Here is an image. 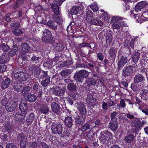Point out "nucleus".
<instances>
[{
    "label": "nucleus",
    "instance_id": "72a5a7b5",
    "mask_svg": "<svg viewBox=\"0 0 148 148\" xmlns=\"http://www.w3.org/2000/svg\"><path fill=\"white\" fill-rule=\"evenodd\" d=\"M67 88L70 92L74 91L77 90V87L75 84L71 83L68 84Z\"/></svg>",
    "mask_w": 148,
    "mask_h": 148
},
{
    "label": "nucleus",
    "instance_id": "412c9836",
    "mask_svg": "<svg viewBox=\"0 0 148 148\" xmlns=\"http://www.w3.org/2000/svg\"><path fill=\"white\" fill-rule=\"evenodd\" d=\"M146 2L145 1H142L138 3L135 5V10L137 12L140 10L145 5Z\"/></svg>",
    "mask_w": 148,
    "mask_h": 148
},
{
    "label": "nucleus",
    "instance_id": "1a4fd4ad",
    "mask_svg": "<svg viewBox=\"0 0 148 148\" xmlns=\"http://www.w3.org/2000/svg\"><path fill=\"white\" fill-rule=\"evenodd\" d=\"M138 17V19H136L137 21L138 22L141 23L143 21H148V11H145L143 12L142 14L140 15V17L139 15H136V17Z\"/></svg>",
    "mask_w": 148,
    "mask_h": 148
},
{
    "label": "nucleus",
    "instance_id": "a878e982",
    "mask_svg": "<svg viewBox=\"0 0 148 148\" xmlns=\"http://www.w3.org/2000/svg\"><path fill=\"white\" fill-rule=\"evenodd\" d=\"M10 79L8 78L3 79L1 84V88L3 89L8 88L10 85Z\"/></svg>",
    "mask_w": 148,
    "mask_h": 148
},
{
    "label": "nucleus",
    "instance_id": "cd10ccee",
    "mask_svg": "<svg viewBox=\"0 0 148 148\" xmlns=\"http://www.w3.org/2000/svg\"><path fill=\"white\" fill-rule=\"evenodd\" d=\"M97 79L93 77L88 78L86 81L88 86H90L95 85L97 83Z\"/></svg>",
    "mask_w": 148,
    "mask_h": 148
},
{
    "label": "nucleus",
    "instance_id": "0eeeda50",
    "mask_svg": "<svg viewBox=\"0 0 148 148\" xmlns=\"http://www.w3.org/2000/svg\"><path fill=\"white\" fill-rule=\"evenodd\" d=\"M30 47L28 44L26 43H23L18 49L19 53L21 56H24L30 51Z\"/></svg>",
    "mask_w": 148,
    "mask_h": 148
},
{
    "label": "nucleus",
    "instance_id": "4468645a",
    "mask_svg": "<svg viewBox=\"0 0 148 148\" xmlns=\"http://www.w3.org/2000/svg\"><path fill=\"white\" fill-rule=\"evenodd\" d=\"M136 136L133 134H129L125 137L124 140L127 143H130L134 141Z\"/></svg>",
    "mask_w": 148,
    "mask_h": 148
},
{
    "label": "nucleus",
    "instance_id": "ea45409f",
    "mask_svg": "<svg viewBox=\"0 0 148 148\" xmlns=\"http://www.w3.org/2000/svg\"><path fill=\"white\" fill-rule=\"evenodd\" d=\"M21 20H18L17 22L11 23L10 26L12 29H15L19 27L21 25Z\"/></svg>",
    "mask_w": 148,
    "mask_h": 148
},
{
    "label": "nucleus",
    "instance_id": "774afa93",
    "mask_svg": "<svg viewBox=\"0 0 148 148\" xmlns=\"http://www.w3.org/2000/svg\"><path fill=\"white\" fill-rule=\"evenodd\" d=\"M47 72L42 71L41 72V76L43 78H50V76L48 75Z\"/></svg>",
    "mask_w": 148,
    "mask_h": 148
},
{
    "label": "nucleus",
    "instance_id": "5701e85b",
    "mask_svg": "<svg viewBox=\"0 0 148 148\" xmlns=\"http://www.w3.org/2000/svg\"><path fill=\"white\" fill-rule=\"evenodd\" d=\"M109 127L113 131H116L118 127V123L117 121H110L108 125Z\"/></svg>",
    "mask_w": 148,
    "mask_h": 148
},
{
    "label": "nucleus",
    "instance_id": "58836bf2",
    "mask_svg": "<svg viewBox=\"0 0 148 148\" xmlns=\"http://www.w3.org/2000/svg\"><path fill=\"white\" fill-rule=\"evenodd\" d=\"M64 90L63 89H59V90H53V93L54 95L57 96H62L64 93Z\"/></svg>",
    "mask_w": 148,
    "mask_h": 148
},
{
    "label": "nucleus",
    "instance_id": "5fc2aeb1",
    "mask_svg": "<svg viewBox=\"0 0 148 148\" xmlns=\"http://www.w3.org/2000/svg\"><path fill=\"white\" fill-rule=\"evenodd\" d=\"M10 102L9 101L7 98H4L1 101V104L3 106H6Z\"/></svg>",
    "mask_w": 148,
    "mask_h": 148
},
{
    "label": "nucleus",
    "instance_id": "c85d7f7f",
    "mask_svg": "<svg viewBox=\"0 0 148 148\" xmlns=\"http://www.w3.org/2000/svg\"><path fill=\"white\" fill-rule=\"evenodd\" d=\"M12 87L14 90L17 92H21L23 88V86L18 82H14Z\"/></svg>",
    "mask_w": 148,
    "mask_h": 148
},
{
    "label": "nucleus",
    "instance_id": "13d9d810",
    "mask_svg": "<svg viewBox=\"0 0 148 148\" xmlns=\"http://www.w3.org/2000/svg\"><path fill=\"white\" fill-rule=\"evenodd\" d=\"M118 113L115 111L111 113L110 115V118L111 119V121H117V118L116 116L117 114Z\"/></svg>",
    "mask_w": 148,
    "mask_h": 148
},
{
    "label": "nucleus",
    "instance_id": "6e6552de",
    "mask_svg": "<svg viewBox=\"0 0 148 148\" xmlns=\"http://www.w3.org/2000/svg\"><path fill=\"white\" fill-rule=\"evenodd\" d=\"M51 129L53 133L54 134H61L62 132V127L60 124H57L54 123L51 126Z\"/></svg>",
    "mask_w": 148,
    "mask_h": 148
},
{
    "label": "nucleus",
    "instance_id": "39448f33",
    "mask_svg": "<svg viewBox=\"0 0 148 148\" xmlns=\"http://www.w3.org/2000/svg\"><path fill=\"white\" fill-rule=\"evenodd\" d=\"M61 119L64 121L66 128H70L74 125V121L71 116H62Z\"/></svg>",
    "mask_w": 148,
    "mask_h": 148
},
{
    "label": "nucleus",
    "instance_id": "a19ab883",
    "mask_svg": "<svg viewBox=\"0 0 148 148\" xmlns=\"http://www.w3.org/2000/svg\"><path fill=\"white\" fill-rule=\"evenodd\" d=\"M18 48L17 45L15 44L14 45L12 49L9 51V53L10 56L15 55L17 51Z\"/></svg>",
    "mask_w": 148,
    "mask_h": 148
},
{
    "label": "nucleus",
    "instance_id": "f704fd0d",
    "mask_svg": "<svg viewBox=\"0 0 148 148\" xmlns=\"http://www.w3.org/2000/svg\"><path fill=\"white\" fill-rule=\"evenodd\" d=\"M93 98V97L92 95L90 93L88 94L86 99L87 103L91 106L93 105V103L94 102Z\"/></svg>",
    "mask_w": 148,
    "mask_h": 148
},
{
    "label": "nucleus",
    "instance_id": "b1692460",
    "mask_svg": "<svg viewBox=\"0 0 148 148\" xmlns=\"http://www.w3.org/2000/svg\"><path fill=\"white\" fill-rule=\"evenodd\" d=\"M121 17H116V20L117 21H115L112 25L113 29H119L121 26V24L120 23L121 22Z\"/></svg>",
    "mask_w": 148,
    "mask_h": 148
},
{
    "label": "nucleus",
    "instance_id": "3c124183",
    "mask_svg": "<svg viewBox=\"0 0 148 148\" xmlns=\"http://www.w3.org/2000/svg\"><path fill=\"white\" fill-rule=\"evenodd\" d=\"M53 62L51 60H49L45 62L43 64L44 67H46L49 69H51L52 67Z\"/></svg>",
    "mask_w": 148,
    "mask_h": 148
},
{
    "label": "nucleus",
    "instance_id": "bb28decb",
    "mask_svg": "<svg viewBox=\"0 0 148 148\" xmlns=\"http://www.w3.org/2000/svg\"><path fill=\"white\" fill-rule=\"evenodd\" d=\"M40 110L41 113L46 114L49 112V108L46 105L42 104L40 106Z\"/></svg>",
    "mask_w": 148,
    "mask_h": 148
},
{
    "label": "nucleus",
    "instance_id": "79ce46f5",
    "mask_svg": "<svg viewBox=\"0 0 148 148\" xmlns=\"http://www.w3.org/2000/svg\"><path fill=\"white\" fill-rule=\"evenodd\" d=\"M24 2V0H17L13 5L12 8L13 9H16L22 5Z\"/></svg>",
    "mask_w": 148,
    "mask_h": 148
},
{
    "label": "nucleus",
    "instance_id": "052dcab7",
    "mask_svg": "<svg viewBox=\"0 0 148 148\" xmlns=\"http://www.w3.org/2000/svg\"><path fill=\"white\" fill-rule=\"evenodd\" d=\"M87 64L89 67L91 68H95L97 72L98 71V68L97 67H96V64L95 62H91V63H88Z\"/></svg>",
    "mask_w": 148,
    "mask_h": 148
},
{
    "label": "nucleus",
    "instance_id": "c03bdc74",
    "mask_svg": "<svg viewBox=\"0 0 148 148\" xmlns=\"http://www.w3.org/2000/svg\"><path fill=\"white\" fill-rule=\"evenodd\" d=\"M90 24L97 25H101L103 23L101 21H98L95 19L91 20L90 22Z\"/></svg>",
    "mask_w": 148,
    "mask_h": 148
},
{
    "label": "nucleus",
    "instance_id": "ddd939ff",
    "mask_svg": "<svg viewBox=\"0 0 148 148\" xmlns=\"http://www.w3.org/2000/svg\"><path fill=\"white\" fill-rule=\"evenodd\" d=\"M28 56L29 58V59L30 61L33 63H34L36 65H38L39 64V60L41 58L38 56H36L31 53H29Z\"/></svg>",
    "mask_w": 148,
    "mask_h": 148
},
{
    "label": "nucleus",
    "instance_id": "69168bd1",
    "mask_svg": "<svg viewBox=\"0 0 148 148\" xmlns=\"http://www.w3.org/2000/svg\"><path fill=\"white\" fill-rule=\"evenodd\" d=\"M36 92V96L37 98H41L43 92L42 88H41L39 90V91H38Z\"/></svg>",
    "mask_w": 148,
    "mask_h": 148
},
{
    "label": "nucleus",
    "instance_id": "de8ad7c7",
    "mask_svg": "<svg viewBox=\"0 0 148 148\" xmlns=\"http://www.w3.org/2000/svg\"><path fill=\"white\" fill-rule=\"evenodd\" d=\"M134 46V42L133 40H132L130 42V46H129L127 47L128 50H127V51H128L129 53V54L131 53L132 51H133L134 50L133 48Z\"/></svg>",
    "mask_w": 148,
    "mask_h": 148
},
{
    "label": "nucleus",
    "instance_id": "8fccbe9b",
    "mask_svg": "<svg viewBox=\"0 0 148 148\" xmlns=\"http://www.w3.org/2000/svg\"><path fill=\"white\" fill-rule=\"evenodd\" d=\"M50 78H47L43 80L41 82V85L43 87H45L48 86L50 83Z\"/></svg>",
    "mask_w": 148,
    "mask_h": 148
},
{
    "label": "nucleus",
    "instance_id": "6ab92c4d",
    "mask_svg": "<svg viewBox=\"0 0 148 148\" xmlns=\"http://www.w3.org/2000/svg\"><path fill=\"white\" fill-rule=\"evenodd\" d=\"M35 119V115L33 113H30L27 116L26 122L27 125L29 126L31 124Z\"/></svg>",
    "mask_w": 148,
    "mask_h": 148
},
{
    "label": "nucleus",
    "instance_id": "20e7f679",
    "mask_svg": "<svg viewBox=\"0 0 148 148\" xmlns=\"http://www.w3.org/2000/svg\"><path fill=\"white\" fill-rule=\"evenodd\" d=\"M14 78L15 80L22 82L26 80L28 77L27 73L23 72L15 71L14 75Z\"/></svg>",
    "mask_w": 148,
    "mask_h": 148
},
{
    "label": "nucleus",
    "instance_id": "338daca9",
    "mask_svg": "<svg viewBox=\"0 0 148 148\" xmlns=\"http://www.w3.org/2000/svg\"><path fill=\"white\" fill-rule=\"evenodd\" d=\"M43 36H51V33L50 31L48 29H45L43 32Z\"/></svg>",
    "mask_w": 148,
    "mask_h": 148
},
{
    "label": "nucleus",
    "instance_id": "49530a36",
    "mask_svg": "<svg viewBox=\"0 0 148 148\" xmlns=\"http://www.w3.org/2000/svg\"><path fill=\"white\" fill-rule=\"evenodd\" d=\"M63 45L60 43H56L55 45L54 50L56 51H61L63 49Z\"/></svg>",
    "mask_w": 148,
    "mask_h": 148
},
{
    "label": "nucleus",
    "instance_id": "4d7b16f0",
    "mask_svg": "<svg viewBox=\"0 0 148 148\" xmlns=\"http://www.w3.org/2000/svg\"><path fill=\"white\" fill-rule=\"evenodd\" d=\"M25 137V136L24 134L20 133L18 135L17 139L18 140H20V141L26 140Z\"/></svg>",
    "mask_w": 148,
    "mask_h": 148
},
{
    "label": "nucleus",
    "instance_id": "09e8293b",
    "mask_svg": "<svg viewBox=\"0 0 148 148\" xmlns=\"http://www.w3.org/2000/svg\"><path fill=\"white\" fill-rule=\"evenodd\" d=\"M132 121L131 124L133 126L136 127L139 125L141 121L138 118H135Z\"/></svg>",
    "mask_w": 148,
    "mask_h": 148
},
{
    "label": "nucleus",
    "instance_id": "2eb2a0df",
    "mask_svg": "<svg viewBox=\"0 0 148 148\" xmlns=\"http://www.w3.org/2000/svg\"><path fill=\"white\" fill-rule=\"evenodd\" d=\"M17 106L16 102H13L11 103H9L5 107L6 110L8 112H12L14 111Z\"/></svg>",
    "mask_w": 148,
    "mask_h": 148
},
{
    "label": "nucleus",
    "instance_id": "680f3d73",
    "mask_svg": "<svg viewBox=\"0 0 148 148\" xmlns=\"http://www.w3.org/2000/svg\"><path fill=\"white\" fill-rule=\"evenodd\" d=\"M6 66L3 63H0V72L5 71L6 69Z\"/></svg>",
    "mask_w": 148,
    "mask_h": 148
},
{
    "label": "nucleus",
    "instance_id": "423d86ee",
    "mask_svg": "<svg viewBox=\"0 0 148 148\" xmlns=\"http://www.w3.org/2000/svg\"><path fill=\"white\" fill-rule=\"evenodd\" d=\"M135 65H128L125 67L123 70L122 75L124 77L128 76L134 73L135 71Z\"/></svg>",
    "mask_w": 148,
    "mask_h": 148
},
{
    "label": "nucleus",
    "instance_id": "473e14b6",
    "mask_svg": "<svg viewBox=\"0 0 148 148\" xmlns=\"http://www.w3.org/2000/svg\"><path fill=\"white\" fill-rule=\"evenodd\" d=\"M140 54L137 51L134 52L132 56V60L135 63L137 62L140 58Z\"/></svg>",
    "mask_w": 148,
    "mask_h": 148
},
{
    "label": "nucleus",
    "instance_id": "c756f323",
    "mask_svg": "<svg viewBox=\"0 0 148 148\" xmlns=\"http://www.w3.org/2000/svg\"><path fill=\"white\" fill-rule=\"evenodd\" d=\"M75 120V123L79 125H82L85 121V119L83 116H76Z\"/></svg>",
    "mask_w": 148,
    "mask_h": 148
},
{
    "label": "nucleus",
    "instance_id": "f257e3e1",
    "mask_svg": "<svg viewBox=\"0 0 148 148\" xmlns=\"http://www.w3.org/2000/svg\"><path fill=\"white\" fill-rule=\"evenodd\" d=\"M89 74V72L85 70H82L76 72L73 78L76 82H82L84 80V78L88 77Z\"/></svg>",
    "mask_w": 148,
    "mask_h": 148
},
{
    "label": "nucleus",
    "instance_id": "7ed1b4c3",
    "mask_svg": "<svg viewBox=\"0 0 148 148\" xmlns=\"http://www.w3.org/2000/svg\"><path fill=\"white\" fill-rule=\"evenodd\" d=\"M120 59L118 63V69L121 70L127 62V57L129 55V53L126 52H122L120 54Z\"/></svg>",
    "mask_w": 148,
    "mask_h": 148
},
{
    "label": "nucleus",
    "instance_id": "37998d69",
    "mask_svg": "<svg viewBox=\"0 0 148 148\" xmlns=\"http://www.w3.org/2000/svg\"><path fill=\"white\" fill-rule=\"evenodd\" d=\"M72 72V70L71 69L63 70L61 72L60 74L62 76L66 77L70 74Z\"/></svg>",
    "mask_w": 148,
    "mask_h": 148
},
{
    "label": "nucleus",
    "instance_id": "e2e57ef3",
    "mask_svg": "<svg viewBox=\"0 0 148 148\" xmlns=\"http://www.w3.org/2000/svg\"><path fill=\"white\" fill-rule=\"evenodd\" d=\"M86 18L89 20V18H91L93 16V14L91 10H88L86 12Z\"/></svg>",
    "mask_w": 148,
    "mask_h": 148
},
{
    "label": "nucleus",
    "instance_id": "2f4dec72",
    "mask_svg": "<svg viewBox=\"0 0 148 148\" xmlns=\"http://www.w3.org/2000/svg\"><path fill=\"white\" fill-rule=\"evenodd\" d=\"M42 86L38 82H33V85L32 86V90L34 93H36V92L39 90V89H40L42 88Z\"/></svg>",
    "mask_w": 148,
    "mask_h": 148
},
{
    "label": "nucleus",
    "instance_id": "f3484780",
    "mask_svg": "<svg viewBox=\"0 0 148 148\" xmlns=\"http://www.w3.org/2000/svg\"><path fill=\"white\" fill-rule=\"evenodd\" d=\"M45 25L48 26L51 29L53 30L56 31L58 30L57 24L53 21L50 20Z\"/></svg>",
    "mask_w": 148,
    "mask_h": 148
},
{
    "label": "nucleus",
    "instance_id": "dca6fc26",
    "mask_svg": "<svg viewBox=\"0 0 148 148\" xmlns=\"http://www.w3.org/2000/svg\"><path fill=\"white\" fill-rule=\"evenodd\" d=\"M145 77L143 75L139 73H137L134 78L135 83L138 84L142 82L145 80Z\"/></svg>",
    "mask_w": 148,
    "mask_h": 148
},
{
    "label": "nucleus",
    "instance_id": "9d476101",
    "mask_svg": "<svg viewBox=\"0 0 148 148\" xmlns=\"http://www.w3.org/2000/svg\"><path fill=\"white\" fill-rule=\"evenodd\" d=\"M51 108L52 111L57 115H59L61 113L60 106L56 102H53L51 103Z\"/></svg>",
    "mask_w": 148,
    "mask_h": 148
},
{
    "label": "nucleus",
    "instance_id": "6e6d98bb",
    "mask_svg": "<svg viewBox=\"0 0 148 148\" xmlns=\"http://www.w3.org/2000/svg\"><path fill=\"white\" fill-rule=\"evenodd\" d=\"M51 36H48L43 35L42 37V42H50Z\"/></svg>",
    "mask_w": 148,
    "mask_h": 148
},
{
    "label": "nucleus",
    "instance_id": "9b49d317",
    "mask_svg": "<svg viewBox=\"0 0 148 148\" xmlns=\"http://www.w3.org/2000/svg\"><path fill=\"white\" fill-rule=\"evenodd\" d=\"M29 70L35 77H38L40 74V69L37 65H32L30 68Z\"/></svg>",
    "mask_w": 148,
    "mask_h": 148
},
{
    "label": "nucleus",
    "instance_id": "864d4df0",
    "mask_svg": "<svg viewBox=\"0 0 148 148\" xmlns=\"http://www.w3.org/2000/svg\"><path fill=\"white\" fill-rule=\"evenodd\" d=\"M106 41L107 44H109L112 40V36L110 33L106 34Z\"/></svg>",
    "mask_w": 148,
    "mask_h": 148
},
{
    "label": "nucleus",
    "instance_id": "a211bd4d",
    "mask_svg": "<svg viewBox=\"0 0 148 148\" xmlns=\"http://www.w3.org/2000/svg\"><path fill=\"white\" fill-rule=\"evenodd\" d=\"M19 107L20 111L22 112H25L26 114H27V109L28 107L26 101H21L19 105Z\"/></svg>",
    "mask_w": 148,
    "mask_h": 148
},
{
    "label": "nucleus",
    "instance_id": "a18cd8bd",
    "mask_svg": "<svg viewBox=\"0 0 148 148\" xmlns=\"http://www.w3.org/2000/svg\"><path fill=\"white\" fill-rule=\"evenodd\" d=\"M116 51L115 49L113 47H111L109 50V53L111 57L114 58L115 57Z\"/></svg>",
    "mask_w": 148,
    "mask_h": 148
},
{
    "label": "nucleus",
    "instance_id": "c9c22d12",
    "mask_svg": "<svg viewBox=\"0 0 148 148\" xmlns=\"http://www.w3.org/2000/svg\"><path fill=\"white\" fill-rule=\"evenodd\" d=\"M58 15H59L53 14V19L57 23V24L59 25H60L62 23L63 21L62 19Z\"/></svg>",
    "mask_w": 148,
    "mask_h": 148
},
{
    "label": "nucleus",
    "instance_id": "603ef678",
    "mask_svg": "<svg viewBox=\"0 0 148 148\" xmlns=\"http://www.w3.org/2000/svg\"><path fill=\"white\" fill-rule=\"evenodd\" d=\"M145 88H147V89L143 88L141 90L142 92H140L141 93H142V96H144L145 98L148 97V88L147 87H145Z\"/></svg>",
    "mask_w": 148,
    "mask_h": 148
},
{
    "label": "nucleus",
    "instance_id": "0e129e2a",
    "mask_svg": "<svg viewBox=\"0 0 148 148\" xmlns=\"http://www.w3.org/2000/svg\"><path fill=\"white\" fill-rule=\"evenodd\" d=\"M94 134L92 131H89L87 135V136L88 139L90 140H93L94 136Z\"/></svg>",
    "mask_w": 148,
    "mask_h": 148
},
{
    "label": "nucleus",
    "instance_id": "4c0bfd02",
    "mask_svg": "<svg viewBox=\"0 0 148 148\" xmlns=\"http://www.w3.org/2000/svg\"><path fill=\"white\" fill-rule=\"evenodd\" d=\"M81 11V8L79 6L74 7L70 10L71 14H77L79 13Z\"/></svg>",
    "mask_w": 148,
    "mask_h": 148
},
{
    "label": "nucleus",
    "instance_id": "bf43d9fd",
    "mask_svg": "<svg viewBox=\"0 0 148 148\" xmlns=\"http://www.w3.org/2000/svg\"><path fill=\"white\" fill-rule=\"evenodd\" d=\"M13 33L16 36H18L23 33V32L20 29H15L13 31Z\"/></svg>",
    "mask_w": 148,
    "mask_h": 148
},
{
    "label": "nucleus",
    "instance_id": "e433bc0d",
    "mask_svg": "<svg viewBox=\"0 0 148 148\" xmlns=\"http://www.w3.org/2000/svg\"><path fill=\"white\" fill-rule=\"evenodd\" d=\"M10 49V47L7 43H2L0 45V49L3 51L4 52H7Z\"/></svg>",
    "mask_w": 148,
    "mask_h": 148
},
{
    "label": "nucleus",
    "instance_id": "aec40b11",
    "mask_svg": "<svg viewBox=\"0 0 148 148\" xmlns=\"http://www.w3.org/2000/svg\"><path fill=\"white\" fill-rule=\"evenodd\" d=\"M26 114L25 112H22L21 111H18L15 115L16 121H19L21 119H24Z\"/></svg>",
    "mask_w": 148,
    "mask_h": 148
},
{
    "label": "nucleus",
    "instance_id": "f03ea898",
    "mask_svg": "<svg viewBox=\"0 0 148 148\" xmlns=\"http://www.w3.org/2000/svg\"><path fill=\"white\" fill-rule=\"evenodd\" d=\"M112 136V134L108 130L101 132L100 134L99 140L102 144H105L108 142Z\"/></svg>",
    "mask_w": 148,
    "mask_h": 148
},
{
    "label": "nucleus",
    "instance_id": "4be33fe9",
    "mask_svg": "<svg viewBox=\"0 0 148 148\" xmlns=\"http://www.w3.org/2000/svg\"><path fill=\"white\" fill-rule=\"evenodd\" d=\"M78 108L80 114L82 115H85L86 113V110L85 107L83 103L81 102L77 103Z\"/></svg>",
    "mask_w": 148,
    "mask_h": 148
},
{
    "label": "nucleus",
    "instance_id": "7c9ffc66",
    "mask_svg": "<svg viewBox=\"0 0 148 148\" xmlns=\"http://www.w3.org/2000/svg\"><path fill=\"white\" fill-rule=\"evenodd\" d=\"M51 8L55 15H59L60 13L59 11V8L58 5L56 3L52 4L51 5Z\"/></svg>",
    "mask_w": 148,
    "mask_h": 148
},
{
    "label": "nucleus",
    "instance_id": "393cba45",
    "mask_svg": "<svg viewBox=\"0 0 148 148\" xmlns=\"http://www.w3.org/2000/svg\"><path fill=\"white\" fill-rule=\"evenodd\" d=\"M31 89L30 87L29 86H26L25 87L23 86L22 90H21V91L22 95H23L24 98L29 93V92L30 90Z\"/></svg>",
    "mask_w": 148,
    "mask_h": 148
},
{
    "label": "nucleus",
    "instance_id": "f8f14e48",
    "mask_svg": "<svg viewBox=\"0 0 148 148\" xmlns=\"http://www.w3.org/2000/svg\"><path fill=\"white\" fill-rule=\"evenodd\" d=\"M24 98L26 101L29 103H34L37 100V97L34 94L29 93Z\"/></svg>",
    "mask_w": 148,
    "mask_h": 148
}]
</instances>
